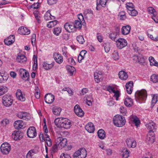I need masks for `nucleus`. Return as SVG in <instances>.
<instances>
[{
  "label": "nucleus",
  "mask_w": 158,
  "mask_h": 158,
  "mask_svg": "<svg viewBox=\"0 0 158 158\" xmlns=\"http://www.w3.org/2000/svg\"><path fill=\"white\" fill-rule=\"evenodd\" d=\"M53 57L56 61L58 64H60L63 61V58L60 55L57 53L54 54Z\"/></svg>",
  "instance_id": "obj_21"
},
{
  "label": "nucleus",
  "mask_w": 158,
  "mask_h": 158,
  "mask_svg": "<svg viewBox=\"0 0 158 158\" xmlns=\"http://www.w3.org/2000/svg\"><path fill=\"white\" fill-rule=\"evenodd\" d=\"M24 77L22 76V79L25 80H27L29 76V73L26 70L24 74Z\"/></svg>",
  "instance_id": "obj_59"
},
{
  "label": "nucleus",
  "mask_w": 158,
  "mask_h": 158,
  "mask_svg": "<svg viewBox=\"0 0 158 158\" xmlns=\"http://www.w3.org/2000/svg\"><path fill=\"white\" fill-rule=\"evenodd\" d=\"M66 68L70 75L72 76L73 74V73L75 70V68L74 67L69 65L67 66Z\"/></svg>",
  "instance_id": "obj_38"
},
{
  "label": "nucleus",
  "mask_w": 158,
  "mask_h": 158,
  "mask_svg": "<svg viewBox=\"0 0 158 158\" xmlns=\"http://www.w3.org/2000/svg\"><path fill=\"white\" fill-rule=\"evenodd\" d=\"M58 148H59V146H58V144H57V143H56V144L53 145L52 148V152L53 153L56 152L58 151Z\"/></svg>",
  "instance_id": "obj_52"
},
{
  "label": "nucleus",
  "mask_w": 158,
  "mask_h": 158,
  "mask_svg": "<svg viewBox=\"0 0 158 158\" xmlns=\"http://www.w3.org/2000/svg\"><path fill=\"white\" fill-rule=\"evenodd\" d=\"M144 62V59L143 56L141 55H139L138 60V63L140 64H142Z\"/></svg>",
  "instance_id": "obj_55"
},
{
  "label": "nucleus",
  "mask_w": 158,
  "mask_h": 158,
  "mask_svg": "<svg viewBox=\"0 0 158 158\" xmlns=\"http://www.w3.org/2000/svg\"><path fill=\"white\" fill-rule=\"evenodd\" d=\"M85 128L86 130L90 133H93L95 130L94 126L92 123H89L86 125Z\"/></svg>",
  "instance_id": "obj_18"
},
{
  "label": "nucleus",
  "mask_w": 158,
  "mask_h": 158,
  "mask_svg": "<svg viewBox=\"0 0 158 158\" xmlns=\"http://www.w3.org/2000/svg\"><path fill=\"white\" fill-rule=\"evenodd\" d=\"M74 110L76 114L79 117H81L83 116L84 113L78 105L75 106Z\"/></svg>",
  "instance_id": "obj_11"
},
{
  "label": "nucleus",
  "mask_w": 158,
  "mask_h": 158,
  "mask_svg": "<svg viewBox=\"0 0 158 158\" xmlns=\"http://www.w3.org/2000/svg\"><path fill=\"white\" fill-rule=\"evenodd\" d=\"M103 46L104 47L105 51L107 53L110 50V45L109 43H104L103 44Z\"/></svg>",
  "instance_id": "obj_49"
},
{
  "label": "nucleus",
  "mask_w": 158,
  "mask_h": 158,
  "mask_svg": "<svg viewBox=\"0 0 158 158\" xmlns=\"http://www.w3.org/2000/svg\"><path fill=\"white\" fill-rule=\"evenodd\" d=\"M23 124V121L21 120L16 121L14 124L15 128L18 130L22 128Z\"/></svg>",
  "instance_id": "obj_22"
},
{
  "label": "nucleus",
  "mask_w": 158,
  "mask_h": 158,
  "mask_svg": "<svg viewBox=\"0 0 158 158\" xmlns=\"http://www.w3.org/2000/svg\"><path fill=\"white\" fill-rule=\"evenodd\" d=\"M98 135L99 138L103 139L105 137V131L102 129H100L98 132Z\"/></svg>",
  "instance_id": "obj_32"
},
{
  "label": "nucleus",
  "mask_w": 158,
  "mask_h": 158,
  "mask_svg": "<svg viewBox=\"0 0 158 158\" xmlns=\"http://www.w3.org/2000/svg\"><path fill=\"white\" fill-rule=\"evenodd\" d=\"M60 158H71L69 155L64 153H62L60 156Z\"/></svg>",
  "instance_id": "obj_64"
},
{
  "label": "nucleus",
  "mask_w": 158,
  "mask_h": 158,
  "mask_svg": "<svg viewBox=\"0 0 158 158\" xmlns=\"http://www.w3.org/2000/svg\"><path fill=\"white\" fill-rule=\"evenodd\" d=\"M45 102L48 104H52L54 100V96L52 94H46L45 96Z\"/></svg>",
  "instance_id": "obj_12"
},
{
  "label": "nucleus",
  "mask_w": 158,
  "mask_h": 158,
  "mask_svg": "<svg viewBox=\"0 0 158 158\" xmlns=\"http://www.w3.org/2000/svg\"><path fill=\"white\" fill-rule=\"evenodd\" d=\"M113 58L115 60H117L119 59V56L118 52L117 50L114 51L112 53Z\"/></svg>",
  "instance_id": "obj_43"
},
{
  "label": "nucleus",
  "mask_w": 158,
  "mask_h": 158,
  "mask_svg": "<svg viewBox=\"0 0 158 158\" xmlns=\"http://www.w3.org/2000/svg\"><path fill=\"white\" fill-rule=\"evenodd\" d=\"M8 76L6 75L2 72L0 71V83H4L8 79Z\"/></svg>",
  "instance_id": "obj_28"
},
{
  "label": "nucleus",
  "mask_w": 158,
  "mask_h": 158,
  "mask_svg": "<svg viewBox=\"0 0 158 158\" xmlns=\"http://www.w3.org/2000/svg\"><path fill=\"white\" fill-rule=\"evenodd\" d=\"M94 78L97 83H98L102 81L103 78L102 72L98 70L96 71L94 73Z\"/></svg>",
  "instance_id": "obj_10"
},
{
  "label": "nucleus",
  "mask_w": 158,
  "mask_h": 158,
  "mask_svg": "<svg viewBox=\"0 0 158 158\" xmlns=\"http://www.w3.org/2000/svg\"><path fill=\"white\" fill-rule=\"evenodd\" d=\"M119 29L117 27L116 29V31L111 33L109 35L110 38L116 42L117 39V38L118 35L119 33Z\"/></svg>",
  "instance_id": "obj_17"
},
{
  "label": "nucleus",
  "mask_w": 158,
  "mask_h": 158,
  "mask_svg": "<svg viewBox=\"0 0 158 158\" xmlns=\"http://www.w3.org/2000/svg\"><path fill=\"white\" fill-rule=\"evenodd\" d=\"M44 135L46 137H48L49 135L47 134V133L48 132V130L46 125H44Z\"/></svg>",
  "instance_id": "obj_63"
},
{
  "label": "nucleus",
  "mask_w": 158,
  "mask_h": 158,
  "mask_svg": "<svg viewBox=\"0 0 158 158\" xmlns=\"http://www.w3.org/2000/svg\"><path fill=\"white\" fill-rule=\"evenodd\" d=\"M133 122L135 124V126L137 127H138L140 123V120L136 117L133 119Z\"/></svg>",
  "instance_id": "obj_53"
},
{
  "label": "nucleus",
  "mask_w": 158,
  "mask_h": 158,
  "mask_svg": "<svg viewBox=\"0 0 158 158\" xmlns=\"http://www.w3.org/2000/svg\"><path fill=\"white\" fill-rule=\"evenodd\" d=\"M54 123L57 127L68 129L72 126L71 121L66 118H57L55 119Z\"/></svg>",
  "instance_id": "obj_1"
},
{
  "label": "nucleus",
  "mask_w": 158,
  "mask_h": 158,
  "mask_svg": "<svg viewBox=\"0 0 158 158\" xmlns=\"http://www.w3.org/2000/svg\"><path fill=\"white\" fill-rule=\"evenodd\" d=\"M43 67L45 70H48L51 69L53 66L52 64H48L46 62H44L42 64Z\"/></svg>",
  "instance_id": "obj_35"
},
{
  "label": "nucleus",
  "mask_w": 158,
  "mask_h": 158,
  "mask_svg": "<svg viewBox=\"0 0 158 158\" xmlns=\"http://www.w3.org/2000/svg\"><path fill=\"white\" fill-rule=\"evenodd\" d=\"M61 32V29L60 27H59L54 28L53 31V33L56 35H58Z\"/></svg>",
  "instance_id": "obj_50"
},
{
  "label": "nucleus",
  "mask_w": 158,
  "mask_h": 158,
  "mask_svg": "<svg viewBox=\"0 0 158 158\" xmlns=\"http://www.w3.org/2000/svg\"><path fill=\"white\" fill-rule=\"evenodd\" d=\"M148 11L149 13L155 15L156 13L155 10L152 7H149L148 8Z\"/></svg>",
  "instance_id": "obj_54"
},
{
  "label": "nucleus",
  "mask_w": 158,
  "mask_h": 158,
  "mask_svg": "<svg viewBox=\"0 0 158 158\" xmlns=\"http://www.w3.org/2000/svg\"><path fill=\"white\" fill-rule=\"evenodd\" d=\"M128 13L130 15L133 16H136L138 14V12L134 9L128 11Z\"/></svg>",
  "instance_id": "obj_47"
},
{
  "label": "nucleus",
  "mask_w": 158,
  "mask_h": 158,
  "mask_svg": "<svg viewBox=\"0 0 158 158\" xmlns=\"http://www.w3.org/2000/svg\"><path fill=\"white\" fill-rule=\"evenodd\" d=\"M44 19L45 20L48 21L51 19H54L55 17L51 15L50 14V11L48 10L45 14Z\"/></svg>",
  "instance_id": "obj_24"
},
{
  "label": "nucleus",
  "mask_w": 158,
  "mask_h": 158,
  "mask_svg": "<svg viewBox=\"0 0 158 158\" xmlns=\"http://www.w3.org/2000/svg\"><path fill=\"white\" fill-rule=\"evenodd\" d=\"M8 91V88L5 86H0V96L6 93Z\"/></svg>",
  "instance_id": "obj_41"
},
{
  "label": "nucleus",
  "mask_w": 158,
  "mask_h": 158,
  "mask_svg": "<svg viewBox=\"0 0 158 158\" xmlns=\"http://www.w3.org/2000/svg\"><path fill=\"white\" fill-rule=\"evenodd\" d=\"M27 134L28 137L33 138L36 135V131L35 128L34 127H30L27 130Z\"/></svg>",
  "instance_id": "obj_9"
},
{
  "label": "nucleus",
  "mask_w": 158,
  "mask_h": 158,
  "mask_svg": "<svg viewBox=\"0 0 158 158\" xmlns=\"http://www.w3.org/2000/svg\"><path fill=\"white\" fill-rule=\"evenodd\" d=\"M154 136H151V135H147L146 138V141L148 143H152L154 141Z\"/></svg>",
  "instance_id": "obj_40"
},
{
  "label": "nucleus",
  "mask_w": 158,
  "mask_h": 158,
  "mask_svg": "<svg viewBox=\"0 0 158 158\" xmlns=\"http://www.w3.org/2000/svg\"><path fill=\"white\" fill-rule=\"evenodd\" d=\"M16 60L18 62L23 63L27 60V57L24 55L20 54L18 55L17 57Z\"/></svg>",
  "instance_id": "obj_27"
},
{
  "label": "nucleus",
  "mask_w": 158,
  "mask_h": 158,
  "mask_svg": "<svg viewBox=\"0 0 158 158\" xmlns=\"http://www.w3.org/2000/svg\"><path fill=\"white\" fill-rule=\"evenodd\" d=\"M9 121L8 119H4L1 121V124L2 126H6L9 123Z\"/></svg>",
  "instance_id": "obj_58"
},
{
  "label": "nucleus",
  "mask_w": 158,
  "mask_h": 158,
  "mask_svg": "<svg viewBox=\"0 0 158 158\" xmlns=\"http://www.w3.org/2000/svg\"><path fill=\"white\" fill-rule=\"evenodd\" d=\"M126 143L128 147L134 148L136 146V142L133 138H130L127 139Z\"/></svg>",
  "instance_id": "obj_14"
},
{
  "label": "nucleus",
  "mask_w": 158,
  "mask_h": 158,
  "mask_svg": "<svg viewBox=\"0 0 158 158\" xmlns=\"http://www.w3.org/2000/svg\"><path fill=\"white\" fill-rule=\"evenodd\" d=\"M113 122L114 125L118 127H121L125 125V120L122 115H116L113 118Z\"/></svg>",
  "instance_id": "obj_2"
},
{
  "label": "nucleus",
  "mask_w": 158,
  "mask_h": 158,
  "mask_svg": "<svg viewBox=\"0 0 158 158\" xmlns=\"http://www.w3.org/2000/svg\"><path fill=\"white\" fill-rule=\"evenodd\" d=\"M58 22V21L56 20H54L52 21H50L48 22V24H47V27L48 28L52 27L56 25Z\"/></svg>",
  "instance_id": "obj_36"
},
{
  "label": "nucleus",
  "mask_w": 158,
  "mask_h": 158,
  "mask_svg": "<svg viewBox=\"0 0 158 158\" xmlns=\"http://www.w3.org/2000/svg\"><path fill=\"white\" fill-rule=\"evenodd\" d=\"M17 116L19 118L25 120H27L29 119V114L25 112H19L17 114Z\"/></svg>",
  "instance_id": "obj_20"
},
{
  "label": "nucleus",
  "mask_w": 158,
  "mask_h": 158,
  "mask_svg": "<svg viewBox=\"0 0 158 158\" xmlns=\"http://www.w3.org/2000/svg\"><path fill=\"white\" fill-rule=\"evenodd\" d=\"M129 156V151L127 149H124L122 155L123 158H128Z\"/></svg>",
  "instance_id": "obj_45"
},
{
  "label": "nucleus",
  "mask_w": 158,
  "mask_h": 158,
  "mask_svg": "<svg viewBox=\"0 0 158 158\" xmlns=\"http://www.w3.org/2000/svg\"><path fill=\"white\" fill-rule=\"evenodd\" d=\"M136 100L145 101L147 97L146 91L145 90L137 91L135 94Z\"/></svg>",
  "instance_id": "obj_3"
},
{
  "label": "nucleus",
  "mask_w": 158,
  "mask_h": 158,
  "mask_svg": "<svg viewBox=\"0 0 158 158\" xmlns=\"http://www.w3.org/2000/svg\"><path fill=\"white\" fill-rule=\"evenodd\" d=\"M151 81L153 83H157L158 82V75L156 74H152L151 77Z\"/></svg>",
  "instance_id": "obj_42"
},
{
  "label": "nucleus",
  "mask_w": 158,
  "mask_h": 158,
  "mask_svg": "<svg viewBox=\"0 0 158 158\" xmlns=\"http://www.w3.org/2000/svg\"><path fill=\"white\" fill-rule=\"evenodd\" d=\"M19 34L21 35H28L30 33V30L26 27H21L18 29Z\"/></svg>",
  "instance_id": "obj_19"
},
{
  "label": "nucleus",
  "mask_w": 158,
  "mask_h": 158,
  "mask_svg": "<svg viewBox=\"0 0 158 158\" xmlns=\"http://www.w3.org/2000/svg\"><path fill=\"white\" fill-rule=\"evenodd\" d=\"M34 14L38 22L39 23L40 21V14L39 12L37 11H35L34 12Z\"/></svg>",
  "instance_id": "obj_48"
},
{
  "label": "nucleus",
  "mask_w": 158,
  "mask_h": 158,
  "mask_svg": "<svg viewBox=\"0 0 158 158\" xmlns=\"http://www.w3.org/2000/svg\"><path fill=\"white\" fill-rule=\"evenodd\" d=\"M106 90L108 91L110 93H114V92L115 91L114 90V88L110 85L107 87L106 88Z\"/></svg>",
  "instance_id": "obj_56"
},
{
  "label": "nucleus",
  "mask_w": 158,
  "mask_h": 158,
  "mask_svg": "<svg viewBox=\"0 0 158 158\" xmlns=\"http://www.w3.org/2000/svg\"><path fill=\"white\" fill-rule=\"evenodd\" d=\"M117 47L119 49H121L127 45V41L124 39L119 38L116 41Z\"/></svg>",
  "instance_id": "obj_8"
},
{
  "label": "nucleus",
  "mask_w": 158,
  "mask_h": 158,
  "mask_svg": "<svg viewBox=\"0 0 158 158\" xmlns=\"http://www.w3.org/2000/svg\"><path fill=\"white\" fill-rule=\"evenodd\" d=\"M118 75L119 78L123 80H126L128 78V77L127 73L123 71H120Z\"/></svg>",
  "instance_id": "obj_25"
},
{
  "label": "nucleus",
  "mask_w": 158,
  "mask_h": 158,
  "mask_svg": "<svg viewBox=\"0 0 158 158\" xmlns=\"http://www.w3.org/2000/svg\"><path fill=\"white\" fill-rule=\"evenodd\" d=\"M2 100L3 104L6 107L11 106L13 102L10 95H5L2 98Z\"/></svg>",
  "instance_id": "obj_5"
},
{
  "label": "nucleus",
  "mask_w": 158,
  "mask_h": 158,
  "mask_svg": "<svg viewBox=\"0 0 158 158\" xmlns=\"http://www.w3.org/2000/svg\"><path fill=\"white\" fill-rule=\"evenodd\" d=\"M120 111L121 113L123 114V115H126L127 113V110L123 106H121L120 108Z\"/></svg>",
  "instance_id": "obj_62"
},
{
  "label": "nucleus",
  "mask_w": 158,
  "mask_h": 158,
  "mask_svg": "<svg viewBox=\"0 0 158 158\" xmlns=\"http://www.w3.org/2000/svg\"><path fill=\"white\" fill-rule=\"evenodd\" d=\"M65 29L69 32H72L73 31V29L75 28L73 25H70L69 23H65L64 25Z\"/></svg>",
  "instance_id": "obj_29"
},
{
  "label": "nucleus",
  "mask_w": 158,
  "mask_h": 158,
  "mask_svg": "<svg viewBox=\"0 0 158 158\" xmlns=\"http://www.w3.org/2000/svg\"><path fill=\"white\" fill-rule=\"evenodd\" d=\"M0 150L1 152L3 154H8L11 150L10 145L7 143H4L1 145Z\"/></svg>",
  "instance_id": "obj_6"
},
{
  "label": "nucleus",
  "mask_w": 158,
  "mask_h": 158,
  "mask_svg": "<svg viewBox=\"0 0 158 158\" xmlns=\"http://www.w3.org/2000/svg\"><path fill=\"white\" fill-rule=\"evenodd\" d=\"M56 143L59 146V148L61 149L66 145L67 143V139L66 138H63L62 137H59L56 140Z\"/></svg>",
  "instance_id": "obj_7"
},
{
  "label": "nucleus",
  "mask_w": 158,
  "mask_h": 158,
  "mask_svg": "<svg viewBox=\"0 0 158 158\" xmlns=\"http://www.w3.org/2000/svg\"><path fill=\"white\" fill-rule=\"evenodd\" d=\"M61 111V109L60 107H54L52 109L53 113L56 115H59Z\"/></svg>",
  "instance_id": "obj_39"
},
{
  "label": "nucleus",
  "mask_w": 158,
  "mask_h": 158,
  "mask_svg": "<svg viewBox=\"0 0 158 158\" xmlns=\"http://www.w3.org/2000/svg\"><path fill=\"white\" fill-rule=\"evenodd\" d=\"M113 93L114 94L113 97L115 98L116 100L118 101V98L120 96V93L119 92V91L117 90Z\"/></svg>",
  "instance_id": "obj_51"
},
{
  "label": "nucleus",
  "mask_w": 158,
  "mask_h": 158,
  "mask_svg": "<svg viewBox=\"0 0 158 158\" xmlns=\"http://www.w3.org/2000/svg\"><path fill=\"white\" fill-rule=\"evenodd\" d=\"M35 153V151L33 150H30L26 155L27 158H34L33 156Z\"/></svg>",
  "instance_id": "obj_37"
},
{
  "label": "nucleus",
  "mask_w": 158,
  "mask_h": 158,
  "mask_svg": "<svg viewBox=\"0 0 158 158\" xmlns=\"http://www.w3.org/2000/svg\"><path fill=\"white\" fill-rule=\"evenodd\" d=\"M77 40L78 42L81 44H83L85 41L82 35H79L77 36Z\"/></svg>",
  "instance_id": "obj_46"
},
{
  "label": "nucleus",
  "mask_w": 158,
  "mask_h": 158,
  "mask_svg": "<svg viewBox=\"0 0 158 158\" xmlns=\"http://www.w3.org/2000/svg\"><path fill=\"white\" fill-rule=\"evenodd\" d=\"M149 60L151 65H154L158 67V63L155 60L154 58L151 56L149 57Z\"/></svg>",
  "instance_id": "obj_34"
},
{
  "label": "nucleus",
  "mask_w": 158,
  "mask_h": 158,
  "mask_svg": "<svg viewBox=\"0 0 158 158\" xmlns=\"http://www.w3.org/2000/svg\"><path fill=\"white\" fill-rule=\"evenodd\" d=\"M131 27L129 25L122 27L121 29L122 34L124 35L128 34L130 32Z\"/></svg>",
  "instance_id": "obj_26"
},
{
  "label": "nucleus",
  "mask_w": 158,
  "mask_h": 158,
  "mask_svg": "<svg viewBox=\"0 0 158 158\" xmlns=\"http://www.w3.org/2000/svg\"><path fill=\"white\" fill-rule=\"evenodd\" d=\"M23 136V134L20 131H14L12 134V138L15 140H19L21 139Z\"/></svg>",
  "instance_id": "obj_13"
},
{
  "label": "nucleus",
  "mask_w": 158,
  "mask_h": 158,
  "mask_svg": "<svg viewBox=\"0 0 158 158\" xmlns=\"http://www.w3.org/2000/svg\"><path fill=\"white\" fill-rule=\"evenodd\" d=\"M16 96L18 99L21 101H24L25 100V97L23 95L21 90L20 89L17 90Z\"/></svg>",
  "instance_id": "obj_23"
},
{
  "label": "nucleus",
  "mask_w": 158,
  "mask_h": 158,
  "mask_svg": "<svg viewBox=\"0 0 158 158\" xmlns=\"http://www.w3.org/2000/svg\"><path fill=\"white\" fill-rule=\"evenodd\" d=\"M158 100V94H155L154 95L152 100V105L153 106L155 104Z\"/></svg>",
  "instance_id": "obj_44"
},
{
  "label": "nucleus",
  "mask_w": 158,
  "mask_h": 158,
  "mask_svg": "<svg viewBox=\"0 0 158 158\" xmlns=\"http://www.w3.org/2000/svg\"><path fill=\"white\" fill-rule=\"evenodd\" d=\"M124 104L127 107H131L133 104V102L130 98H126L124 100Z\"/></svg>",
  "instance_id": "obj_31"
},
{
  "label": "nucleus",
  "mask_w": 158,
  "mask_h": 158,
  "mask_svg": "<svg viewBox=\"0 0 158 158\" xmlns=\"http://www.w3.org/2000/svg\"><path fill=\"white\" fill-rule=\"evenodd\" d=\"M15 41V35H10L6 39L4 40V42L6 45H9L12 44Z\"/></svg>",
  "instance_id": "obj_15"
},
{
  "label": "nucleus",
  "mask_w": 158,
  "mask_h": 158,
  "mask_svg": "<svg viewBox=\"0 0 158 158\" xmlns=\"http://www.w3.org/2000/svg\"><path fill=\"white\" fill-rule=\"evenodd\" d=\"M82 22L78 20H75L73 23V26L75 28L80 29L82 26Z\"/></svg>",
  "instance_id": "obj_33"
},
{
  "label": "nucleus",
  "mask_w": 158,
  "mask_h": 158,
  "mask_svg": "<svg viewBox=\"0 0 158 158\" xmlns=\"http://www.w3.org/2000/svg\"><path fill=\"white\" fill-rule=\"evenodd\" d=\"M45 141L47 146L50 147L52 145V142L51 139L49 138V136L48 137H46Z\"/></svg>",
  "instance_id": "obj_57"
},
{
  "label": "nucleus",
  "mask_w": 158,
  "mask_h": 158,
  "mask_svg": "<svg viewBox=\"0 0 158 158\" xmlns=\"http://www.w3.org/2000/svg\"><path fill=\"white\" fill-rule=\"evenodd\" d=\"M107 2V0H100L99 4L102 7H105Z\"/></svg>",
  "instance_id": "obj_61"
},
{
  "label": "nucleus",
  "mask_w": 158,
  "mask_h": 158,
  "mask_svg": "<svg viewBox=\"0 0 158 158\" xmlns=\"http://www.w3.org/2000/svg\"><path fill=\"white\" fill-rule=\"evenodd\" d=\"M126 7L128 11H130V10H132V9H134L133 5L131 3H128Z\"/></svg>",
  "instance_id": "obj_60"
},
{
  "label": "nucleus",
  "mask_w": 158,
  "mask_h": 158,
  "mask_svg": "<svg viewBox=\"0 0 158 158\" xmlns=\"http://www.w3.org/2000/svg\"><path fill=\"white\" fill-rule=\"evenodd\" d=\"M133 86V84L132 81H130L126 83L125 87L127 92L129 94H131L132 93Z\"/></svg>",
  "instance_id": "obj_16"
},
{
  "label": "nucleus",
  "mask_w": 158,
  "mask_h": 158,
  "mask_svg": "<svg viewBox=\"0 0 158 158\" xmlns=\"http://www.w3.org/2000/svg\"><path fill=\"white\" fill-rule=\"evenodd\" d=\"M73 158H85L87 156V152L84 148H81L76 152L73 155Z\"/></svg>",
  "instance_id": "obj_4"
},
{
  "label": "nucleus",
  "mask_w": 158,
  "mask_h": 158,
  "mask_svg": "<svg viewBox=\"0 0 158 158\" xmlns=\"http://www.w3.org/2000/svg\"><path fill=\"white\" fill-rule=\"evenodd\" d=\"M155 123L153 122H150L146 125L149 130L156 131Z\"/></svg>",
  "instance_id": "obj_30"
}]
</instances>
